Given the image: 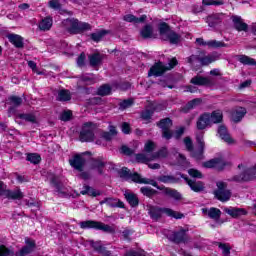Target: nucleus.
<instances>
[{"label": "nucleus", "instance_id": "nucleus-1", "mask_svg": "<svg viewBox=\"0 0 256 256\" xmlns=\"http://www.w3.org/2000/svg\"><path fill=\"white\" fill-rule=\"evenodd\" d=\"M118 175L120 179H124V181H132L133 183H138L139 185H152L158 191H163V195L166 197H170V199H174V201H183V194L179 192V190L171 187H166L165 185L159 186V183L153 179L143 178L141 174L138 172H131V170L127 167H122L118 170Z\"/></svg>", "mask_w": 256, "mask_h": 256}, {"label": "nucleus", "instance_id": "nucleus-2", "mask_svg": "<svg viewBox=\"0 0 256 256\" xmlns=\"http://www.w3.org/2000/svg\"><path fill=\"white\" fill-rule=\"evenodd\" d=\"M67 33L70 35H82L86 31H91L93 27L88 22L79 21L77 18H66L63 20Z\"/></svg>", "mask_w": 256, "mask_h": 256}, {"label": "nucleus", "instance_id": "nucleus-3", "mask_svg": "<svg viewBox=\"0 0 256 256\" xmlns=\"http://www.w3.org/2000/svg\"><path fill=\"white\" fill-rule=\"evenodd\" d=\"M148 215L153 221H159L163 215H167V217H172L173 219H183V217H185L183 213L174 211L171 208H163L154 205L148 207Z\"/></svg>", "mask_w": 256, "mask_h": 256}, {"label": "nucleus", "instance_id": "nucleus-4", "mask_svg": "<svg viewBox=\"0 0 256 256\" xmlns=\"http://www.w3.org/2000/svg\"><path fill=\"white\" fill-rule=\"evenodd\" d=\"M158 33L162 41H169L170 45H179L181 36L171 29V25L167 22L158 23Z\"/></svg>", "mask_w": 256, "mask_h": 256}, {"label": "nucleus", "instance_id": "nucleus-5", "mask_svg": "<svg viewBox=\"0 0 256 256\" xmlns=\"http://www.w3.org/2000/svg\"><path fill=\"white\" fill-rule=\"evenodd\" d=\"M80 229H95V231H103L104 233H110L111 235L115 234V228L99 222L97 220H86L79 223Z\"/></svg>", "mask_w": 256, "mask_h": 256}, {"label": "nucleus", "instance_id": "nucleus-6", "mask_svg": "<svg viewBox=\"0 0 256 256\" xmlns=\"http://www.w3.org/2000/svg\"><path fill=\"white\" fill-rule=\"evenodd\" d=\"M256 179V164L254 166L245 168L240 174L234 175L228 181L234 183H249Z\"/></svg>", "mask_w": 256, "mask_h": 256}, {"label": "nucleus", "instance_id": "nucleus-7", "mask_svg": "<svg viewBox=\"0 0 256 256\" xmlns=\"http://www.w3.org/2000/svg\"><path fill=\"white\" fill-rule=\"evenodd\" d=\"M187 229L180 227L178 230L172 231L168 236L167 239L170 240L171 243L174 245H187L189 243V235L187 234Z\"/></svg>", "mask_w": 256, "mask_h": 256}, {"label": "nucleus", "instance_id": "nucleus-8", "mask_svg": "<svg viewBox=\"0 0 256 256\" xmlns=\"http://www.w3.org/2000/svg\"><path fill=\"white\" fill-rule=\"evenodd\" d=\"M217 189L214 190V197L221 203H227L231 199V190L227 189V182H216Z\"/></svg>", "mask_w": 256, "mask_h": 256}, {"label": "nucleus", "instance_id": "nucleus-9", "mask_svg": "<svg viewBox=\"0 0 256 256\" xmlns=\"http://www.w3.org/2000/svg\"><path fill=\"white\" fill-rule=\"evenodd\" d=\"M93 122H85L79 133V141L81 143H93L95 141V131L91 128Z\"/></svg>", "mask_w": 256, "mask_h": 256}, {"label": "nucleus", "instance_id": "nucleus-10", "mask_svg": "<svg viewBox=\"0 0 256 256\" xmlns=\"http://www.w3.org/2000/svg\"><path fill=\"white\" fill-rule=\"evenodd\" d=\"M156 126L162 130V137L163 139H166V141H170V139H173V130L171 128L173 127V120L169 117L160 119Z\"/></svg>", "mask_w": 256, "mask_h": 256}, {"label": "nucleus", "instance_id": "nucleus-11", "mask_svg": "<svg viewBox=\"0 0 256 256\" xmlns=\"http://www.w3.org/2000/svg\"><path fill=\"white\" fill-rule=\"evenodd\" d=\"M196 142L198 146L196 149L193 148L190 151V157L195 159V161H203L205 159V140L203 139V133L196 136Z\"/></svg>", "mask_w": 256, "mask_h": 256}, {"label": "nucleus", "instance_id": "nucleus-12", "mask_svg": "<svg viewBox=\"0 0 256 256\" xmlns=\"http://www.w3.org/2000/svg\"><path fill=\"white\" fill-rule=\"evenodd\" d=\"M176 175H179L181 179H184V181L190 187L191 191H194V193H201L205 191V182L191 180L187 174L181 172H176Z\"/></svg>", "mask_w": 256, "mask_h": 256}, {"label": "nucleus", "instance_id": "nucleus-13", "mask_svg": "<svg viewBox=\"0 0 256 256\" xmlns=\"http://www.w3.org/2000/svg\"><path fill=\"white\" fill-rule=\"evenodd\" d=\"M83 155H89L91 156L92 153L89 151H86L82 154H75L72 159L69 160V164L73 169H76V171H83L85 168V164L87 163V160Z\"/></svg>", "mask_w": 256, "mask_h": 256}, {"label": "nucleus", "instance_id": "nucleus-14", "mask_svg": "<svg viewBox=\"0 0 256 256\" xmlns=\"http://www.w3.org/2000/svg\"><path fill=\"white\" fill-rule=\"evenodd\" d=\"M25 246L15 253V256H27L31 255L35 249H37V242L33 238L26 237L24 239Z\"/></svg>", "mask_w": 256, "mask_h": 256}, {"label": "nucleus", "instance_id": "nucleus-15", "mask_svg": "<svg viewBox=\"0 0 256 256\" xmlns=\"http://www.w3.org/2000/svg\"><path fill=\"white\" fill-rule=\"evenodd\" d=\"M167 73V66L162 61L155 62L148 71V77H163Z\"/></svg>", "mask_w": 256, "mask_h": 256}, {"label": "nucleus", "instance_id": "nucleus-16", "mask_svg": "<svg viewBox=\"0 0 256 256\" xmlns=\"http://www.w3.org/2000/svg\"><path fill=\"white\" fill-rule=\"evenodd\" d=\"M91 169H96L98 175H103L105 167H107V162L103 156H98L96 158H90Z\"/></svg>", "mask_w": 256, "mask_h": 256}, {"label": "nucleus", "instance_id": "nucleus-17", "mask_svg": "<svg viewBox=\"0 0 256 256\" xmlns=\"http://www.w3.org/2000/svg\"><path fill=\"white\" fill-rule=\"evenodd\" d=\"M207 127H211V120L209 118V112L200 114L196 121V129L198 131H205Z\"/></svg>", "mask_w": 256, "mask_h": 256}, {"label": "nucleus", "instance_id": "nucleus-18", "mask_svg": "<svg viewBox=\"0 0 256 256\" xmlns=\"http://www.w3.org/2000/svg\"><path fill=\"white\" fill-rule=\"evenodd\" d=\"M217 133L224 143H227L228 145H233V143H235V139L231 137V134H229V130L225 124L218 126Z\"/></svg>", "mask_w": 256, "mask_h": 256}, {"label": "nucleus", "instance_id": "nucleus-19", "mask_svg": "<svg viewBox=\"0 0 256 256\" xmlns=\"http://www.w3.org/2000/svg\"><path fill=\"white\" fill-rule=\"evenodd\" d=\"M6 37L9 43H11V45H13L16 49H23V47H25V42L21 35L10 33V34H7Z\"/></svg>", "mask_w": 256, "mask_h": 256}, {"label": "nucleus", "instance_id": "nucleus-20", "mask_svg": "<svg viewBox=\"0 0 256 256\" xmlns=\"http://www.w3.org/2000/svg\"><path fill=\"white\" fill-rule=\"evenodd\" d=\"M231 19L234 25V29H236V31H244L245 33L249 31V25L243 22V18H241V16L233 15L231 16Z\"/></svg>", "mask_w": 256, "mask_h": 256}, {"label": "nucleus", "instance_id": "nucleus-21", "mask_svg": "<svg viewBox=\"0 0 256 256\" xmlns=\"http://www.w3.org/2000/svg\"><path fill=\"white\" fill-rule=\"evenodd\" d=\"M230 115L233 123H241L243 118L247 115V108L239 107L236 110H232Z\"/></svg>", "mask_w": 256, "mask_h": 256}, {"label": "nucleus", "instance_id": "nucleus-22", "mask_svg": "<svg viewBox=\"0 0 256 256\" xmlns=\"http://www.w3.org/2000/svg\"><path fill=\"white\" fill-rule=\"evenodd\" d=\"M223 14L214 13L211 15H208L206 17V23L208 24V27L215 28L218 25H221L223 23Z\"/></svg>", "mask_w": 256, "mask_h": 256}, {"label": "nucleus", "instance_id": "nucleus-23", "mask_svg": "<svg viewBox=\"0 0 256 256\" xmlns=\"http://www.w3.org/2000/svg\"><path fill=\"white\" fill-rule=\"evenodd\" d=\"M196 43H198V45H202V46L207 45L208 47H212L213 49L227 47V44L223 41L210 40L208 42H205V40H203V38H197Z\"/></svg>", "mask_w": 256, "mask_h": 256}, {"label": "nucleus", "instance_id": "nucleus-24", "mask_svg": "<svg viewBox=\"0 0 256 256\" xmlns=\"http://www.w3.org/2000/svg\"><path fill=\"white\" fill-rule=\"evenodd\" d=\"M123 21H126V23H134V25H139V23H145V21H147V15L143 14L140 17H137L133 14H126L123 17Z\"/></svg>", "mask_w": 256, "mask_h": 256}, {"label": "nucleus", "instance_id": "nucleus-25", "mask_svg": "<svg viewBox=\"0 0 256 256\" xmlns=\"http://www.w3.org/2000/svg\"><path fill=\"white\" fill-rule=\"evenodd\" d=\"M109 131L102 130L100 132L101 139H104V141H113V137L117 135V127L113 125L108 126Z\"/></svg>", "mask_w": 256, "mask_h": 256}, {"label": "nucleus", "instance_id": "nucleus-26", "mask_svg": "<svg viewBox=\"0 0 256 256\" xmlns=\"http://www.w3.org/2000/svg\"><path fill=\"white\" fill-rule=\"evenodd\" d=\"M140 37H142V39H155L153 25L145 24L140 30Z\"/></svg>", "mask_w": 256, "mask_h": 256}, {"label": "nucleus", "instance_id": "nucleus-27", "mask_svg": "<svg viewBox=\"0 0 256 256\" xmlns=\"http://www.w3.org/2000/svg\"><path fill=\"white\" fill-rule=\"evenodd\" d=\"M90 67H99V65H103V59H105V55L96 52L88 56Z\"/></svg>", "mask_w": 256, "mask_h": 256}, {"label": "nucleus", "instance_id": "nucleus-28", "mask_svg": "<svg viewBox=\"0 0 256 256\" xmlns=\"http://www.w3.org/2000/svg\"><path fill=\"white\" fill-rule=\"evenodd\" d=\"M156 179L159 181V183H164L165 185H175L177 183H181V178H177L173 175H160Z\"/></svg>", "mask_w": 256, "mask_h": 256}, {"label": "nucleus", "instance_id": "nucleus-29", "mask_svg": "<svg viewBox=\"0 0 256 256\" xmlns=\"http://www.w3.org/2000/svg\"><path fill=\"white\" fill-rule=\"evenodd\" d=\"M224 211L233 219H239V217L247 215V210H245V208H225Z\"/></svg>", "mask_w": 256, "mask_h": 256}, {"label": "nucleus", "instance_id": "nucleus-30", "mask_svg": "<svg viewBox=\"0 0 256 256\" xmlns=\"http://www.w3.org/2000/svg\"><path fill=\"white\" fill-rule=\"evenodd\" d=\"M5 199H11L12 201H21L25 197L21 189L13 191L11 189L6 190Z\"/></svg>", "mask_w": 256, "mask_h": 256}, {"label": "nucleus", "instance_id": "nucleus-31", "mask_svg": "<svg viewBox=\"0 0 256 256\" xmlns=\"http://www.w3.org/2000/svg\"><path fill=\"white\" fill-rule=\"evenodd\" d=\"M209 119L211 125H219V123H223V112L221 110H214L209 113Z\"/></svg>", "mask_w": 256, "mask_h": 256}, {"label": "nucleus", "instance_id": "nucleus-32", "mask_svg": "<svg viewBox=\"0 0 256 256\" xmlns=\"http://www.w3.org/2000/svg\"><path fill=\"white\" fill-rule=\"evenodd\" d=\"M190 83H192V85H198L200 87H205L207 85H211V79H209L208 77H203V76H194L191 80Z\"/></svg>", "mask_w": 256, "mask_h": 256}, {"label": "nucleus", "instance_id": "nucleus-33", "mask_svg": "<svg viewBox=\"0 0 256 256\" xmlns=\"http://www.w3.org/2000/svg\"><path fill=\"white\" fill-rule=\"evenodd\" d=\"M50 185L51 187H54V189H56L57 193H63V182H61L59 176L53 174L50 177Z\"/></svg>", "mask_w": 256, "mask_h": 256}, {"label": "nucleus", "instance_id": "nucleus-34", "mask_svg": "<svg viewBox=\"0 0 256 256\" xmlns=\"http://www.w3.org/2000/svg\"><path fill=\"white\" fill-rule=\"evenodd\" d=\"M203 100L201 98H195L190 100L185 106L181 108L182 113H189L192 109H195L198 105H201Z\"/></svg>", "mask_w": 256, "mask_h": 256}, {"label": "nucleus", "instance_id": "nucleus-35", "mask_svg": "<svg viewBox=\"0 0 256 256\" xmlns=\"http://www.w3.org/2000/svg\"><path fill=\"white\" fill-rule=\"evenodd\" d=\"M40 31H50L53 27V18L51 16H47L42 19L38 25Z\"/></svg>", "mask_w": 256, "mask_h": 256}, {"label": "nucleus", "instance_id": "nucleus-36", "mask_svg": "<svg viewBox=\"0 0 256 256\" xmlns=\"http://www.w3.org/2000/svg\"><path fill=\"white\" fill-rule=\"evenodd\" d=\"M6 105H10L12 107H21V105H23V98L16 95H10L6 99Z\"/></svg>", "mask_w": 256, "mask_h": 256}, {"label": "nucleus", "instance_id": "nucleus-37", "mask_svg": "<svg viewBox=\"0 0 256 256\" xmlns=\"http://www.w3.org/2000/svg\"><path fill=\"white\" fill-rule=\"evenodd\" d=\"M113 91V88L109 84H102L96 92V95H99V97H107L111 95Z\"/></svg>", "mask_w": 256, "mask_h": 256}, {"label": "nucleus", "instance_id": "nucleus-38", "mask_svg": "<svg viewBox=\"0 0 256 256\" xmlns=\"http://www.w3.org/2000/svg\"><path fill=\"white\" fill-rule=\"evenodd\" d=\"M56 101H60L62 103L67 102V101H71V91H69L67 89H60L58 91Z\"/></svg>", "mask_w": 256, "mask_h": 256}, {"label": "nucleus", "instance_id": "nucleus-39", "mask_svg": "<svg viewBox=\"0 0 256 256\" xmlns=\"http://www.w3.org/2000/svg\"><path fill=\"white\" fill-rule=\"evenodd\" d=\"M81 195H88L89 197H99L101 195L100 191L95 190V188L84 185L83 190L80 191Z\"/></svg>", "mask_w": 256, "mask_h": 256}, {"label": "nucleus", "instance_id": "nucleus-40", "mask_svg": "<svg viewBox=\"0 0 256 256\" xmlns=\"http://www.w3.org/2000/svg\"><path fill=\"white\" fill-rule=\"evenodd\" d=\"M140 193L144 195V197H148V199H153L155 195H159V191L149 187V186H144L140 188Z\"/></svg>", "mask_w": 256, "mask_h": 256}, {"label": "nucleus", "instance_id": "nucleus-41", "mask_svg": "<svg viewBox=\"0 0 256 256\" xmlns=\"http://www.w3.org/2000/svg\"><path fill=\"white\" fill-rule=\"evenodd\" d=\"M176 165L177 167H180L182 171H185V169H188L189 167V161H187V157H185L184 154L179 153L178 157L176 158Z\"/></svg>", "mask_w": 256, "mask_h": 256}, {"label": "nucleus", "instance_id": "nucleus-42", "mask_svg": "<svg viewBox=\"0 0 256 256\" xmlns=\"http://www.w3.org/2000/svg\"><path fill=\"white\" fill-rule=\"evenodd\" d=\"M108 34H109V31L102 29L97 32L91 33L90 39L94 41V43H99L102 41L103 37H105V35H108Z\"/></svg>", "mask_w": 256, "mask_h": 256}, {"label": "nucleus", "instance_id": "nucleus-43", "mask_svg": "<svg viewBox=\"0 0 256 256\" xmlns=\"http://www.w3.org/2000/svg\"><path fill=\"white\" fill-rule=\"evenodd\" d=\"M125 199L127 203H129L130 207H138L139 206V197L135 193H127L125 194Z\"/></svg>", "mask_w": 256, "mask_h": 256}, {"label": "nucleus", "instance_id": "nucleus-44", "mask_svg": "<svg viewBox=\"0 0 256 256\" xmlns=\"http://www.w3.org/2000/svg\"><path fill=\"white\" fill-rule=\"evenodd\" d=\"M17 118L22 119L27 123H33V124L37 123V117L31 113H19L17 114Z\"/></svg>", "mask_w": 256, "mask_h": 256}, {"label": "nucleus", "instance_id": "nucleus-45", "mask_svg": "<svg viewBox=\"0 0 256 256\" xmlns=\"http://www.w3.org/2000/svg\"><path fill=\"white\" fill-rule=\"evenodd\" d=\"M167 157H169V150L165 146L152 154V159H167Z\"/></svg>", "mask_w": 256, "mask_h": 256}, {"label": "nucleus", "instance_id": "nucleus-46", "mask_svg": "<svg viewBox=\"0 0 256 256\" xmlns=\"http://www.w3.org/2000/svg\"><path fill=\"white\" fill-rule=\"evenodd\" d=\"M26 161H29L32 165H39L41 163V155L39 153H27Z\"/></svg>", "mask_w": 256, "mask_h": 256}, {"label": "nucleus", "instance_id": "nucleus-47", "mask_svg": "<svg viewBox=\"0 0 256 256\" xmlns=\"http://www.w3.org/2000/svg\"><path fill=\"white\" fill-rule=\"evenodd\" d=\"M238 61H239V63H242V65H249L252 67L256 65L255 59H253L247 55H238Z\"/></svg>", "mask_w": 256, "mask_h": 256}, {"label": "nucleus", "instance_id": "nucleus-48", "mask_svg": "<svg viewBox=\"0 0 256 256\" xmlns=\"http://www.w3.org/2000/svg\"><path fill=\"white\" fill-rule=\"evenodd\" d=\"M208 217L214 221H219L221 219V209L211 207L208 211Z\"/></svg>", "mask_w": 256, "mask_h": 256}, {"label": "nucleus", "instance_id": "nucleus-49", "mask_svg": "<svg viewBox=\"0 0 256 256\" xmlns=\"http://www.w3.org/2000/svg\"><path fill=\"white\" fill-rule=\"evenodd\" d=\"M217 61V57L213 55H207V56H202L200 59V64L202 67H207V65H211V63H215Z\"/></svg>", "mask_w": 256, "mask_h": 256}, {"label": "nucleus", "instance_id": "nucleus-50", "mask_svg": "<svg viewBox=\"0 0 256 256\" xmlns=\"http://www.w3.org/2000/svg\"><path fill=\"white\" fill-rule=\"evenodd\" d=\"M76 90L80 95H91L93 93V87L83 85H77Z\"/></svg>", "mask_w": 256, "mask_h": 256}, {"label": "nucleus", "instance_id": "nucleus-51", "mask_svg": "<svg viewBox=\"0 0 256 256\" xmlns=\"http://www.w3.org/2000/svg\"><path fill=\"white\" fill-rule=\"evenodd\" d=\"M219 249L222 250L223 256H231V246L227 243L218 242Z\"/></svg>", "mask_w": 256, "mask_h": 256}, {"label": "nucleus", "instance_id": "nucleus-52", "mask_svg": "<svg viewBox=\"0 0 256 256\" xmlns=\"http://www.w3.org/2000/svg\"><path fill=\"white\" fill-rule=\"evenodd\" d=\"M154 114H155V110L146 109L141 112L140 117L141 119H143V121H151Z\"/></svg>", "mask_w": 256, "mask_h": 256}, {"label": "nucleus", "instance_id": "nucleus-53", "mask_svg": "<svg viewBox=\"0 0 256 256\" xmlns=\"http://www.w3.org/2000/svg\"><path fill=\"white\" fill-rule=\"evenodd\" d=\"M107 205L108 207H111L112 209L116 208L117 205V199L115 198H104L102 201H100V205Z\"/></svg>", "mask_w": 256, "mask_h": 256}, {"label": "nucleus", "instance_id": "nucleus-54", "mask_svg": "<svg viewBox=\"0 0 256 256\" xmlns=\"http://www.w3.org/2000/svg\"><path fill=\"white\" fill-rule=\"evenodd\" d=\"M135 101L132 98L125 99L119 103V108L122 110L129 109V107H133Z\"/></svg>", "mask_w": 256, "mask_h": 256}, {"label": "nucleus", "instance_id": "nucleus-55", "mask_svg": "<svg viewBox=\"0 0 256 256\" xmlns=\"http://www.w3.org/2000/svg\"><path fill=\"white\" fill-rule=\"evenodd\" d=\"M86 105L95 106V105H103V98L101 97H93L86 100Z\"/></svg>", "mask_w": 256, "mask_h": 256}, {"label": "nucleus", "instance_id": "nucleus-56", "mask_svg": "<svg viewBox=\"0 0 256 256\" xmlns=\"http://www.w3.org/2000/svg\"><path fill=\"white\" fill-rule=\"evenodd\" d=\"M48 5L50 7V9H54V11H59V13H61V11H63V6L59 3V0H50L48 2Z\"/></svg>", "mask_w": 256, "mask_h": 256}, {"label": "nucleus", "instance_id": "nucleus-57", "mask_svg": "<svg viewBox=\"0 0 256 256\" xmlns=\"http://www.w3.org/2000/svg\"><path fill=\"white\" fill-rule=\"evenodd\" d=\"M188 175L193 179H203V173L195 168H190L188 170Z\"/></svg>", "mask_w": 256, "mask_h": 256}, {"label": "nucleus", "instance_id": "nucleus-58", "mask_svg": "<svg viewBox=\"0 0 256 256\" xmlns=\"http://www.w3.org/2000/svg\"><path fill=\"white\" fill-rule=\"evenodd\" d=\"M135 159H136V163L148 164L149 161H151V159H149V157H147V155H145L144 153L136 154Z\"/></svg>", "mask_w": 256, "mask_h": 256}, {"label": "nucleus", "instance_id": "nucleus-59", "mask_svg": "<svg viewBox=\"0 0 256 256\" xmlns=\"http://www.w3.org/2000/svg\"><path fill=\"white\" fill-rule=\"evenodd\" d=\"M15 255V252L13 250L9 249L4 244H0V256H11Z\"/></svg>", "mask_w": 256, "mask_h": 256}, {"label": "nucleus", "instance_id": "nucleus-60", "mask_svg": "<svg viewBox=\"0 0 256 256\" xmlns=\"http://www.w3.org/2000/svg\"><path fill=\"white\" fill-rule=\"evenodd\" d=\"M216 160H218V163L216 165V168L218 169V171H223L225 167H230L231 165V162H227L221 158H216Z\"/></svg>", "mask_w": 256, "mask_h": 256}, {"label": "nucleus", "instance_id": "nucleus-61", "mask_svg": "<svg viewBox=\"0 0 256 256\" xmlns=\"http://www.w3.org/2000/svg\"><path fill=\"white\" fill-rule=\"evenodd\" d=\"M218 163L219 160H217V158H213L204 162L203 167H205L206 169H214V167H217Z\"/></svg>", "mask_w": 256, "mask_h": 256}, {"label": "nucleus", "instance_id": "nucleus-62", "mask_svg": "<svg viewBox=\"0 0 256 256\" xmlns=\"http://www.w3.org/2000/svg\"><path fill=\"white\" fill-rule=\"evenodd\" d=\"M144 151L146 153H153V151H155V142L148 140L144 145Z\"/></svg>", "mask_w": 256, "mask_h": 256}, {"label": "nucleus", "instance_id": "nucleus-63", "mask_svg": "<svg viewBox=\"0 0 256 256\" xmlns=\"http://www.w3.org/2000/svg\"><path fill=\"white\" fill-rule=\"evenodd\" d=\"M184 144L186 147V150L189 151V153H191V151H193V140L191 139V137H185L184 138Z\"/></svg>", "mask_w": 256, "mask_h": 256}, {"label": "nucleus", "instance_id": "nucleus-64", "mask_svg": "<svg viewBox=\"0 0 256 256\" xmlns=\"http://www.w3.org/2000/svg\"><path fill=\"white\" fill-rule=\"evenodd\" d=\"M134 233H135V231L132 230V229H125L122 232V236H123L124 241H131V235H133Z\"/></svg>", "mask_w": 256, "mask_h": 256}]
</instances>
